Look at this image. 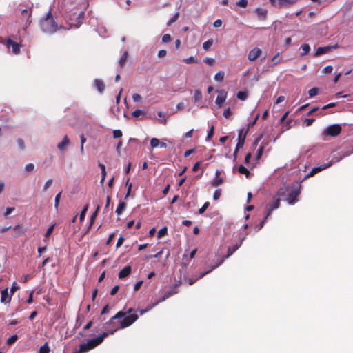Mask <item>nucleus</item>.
Wrapping results in <instances>:
<instances>
[{"label":"nucleus","mask_w":353,"mask_h":353,"mask_svg":"<svg viewBox=\"0 0 353 353\" xmlns=\"http://www.w3.org/2000/svg\"><path fill=\"white\" fill-rule=\"evenodd\" d=\"M108 335L109 333L108 332L102 333L99 336L89 340L86 343L81 344L79 345V349L73 353L88 352L90 350H92L97 346L99 345L103 341L104 339L106 338Z\"/></svg>","instance_id":"obj_1"},{"label":"nucleus","mask_w":353,"mask_h":353,"mask_svg":"<svg viewBox=\"0 0 353 353\" xmlns=\"http://www.w3.org/2000/svg\"><path fill=\"white\" fill-rule=\"evenodd\" d=\"M134 310L132 308H129L127 312L123 311H119L114 316H113L109 321H108L105 324V328L108 329V327H110V330L109 332H107L109 333V334H113L114 332H116L118 330L121 329L119 327V321L120 319L123 317L125 314H130Z\"/></svg>","instance_id":"obj_2"},{"label":"nucleus","mask_w":353,"mask_h":353,"mask_svg":"<svg viewBox=\"0 0 353 353\" xmlns=\"http://www.w3.org/2000/svg\"><path fill=\"white\" fill-rule=\"evenodd\" d=\"M40 26L42 31L47 33H54L57 30L58 26L53 18L51 11H49L46 17L41 20Z\"/></svg>","instance_id":"obj_3"},{"label":"nucleus","mask_w":353,"mask_h":353,"mask_svg":"<svg viewBox=\"0 0 353 353\" xmlns=\"http://www.w3.org/2000/svg\"><path fill=\"white\" fill-rule=\"evenodd\" d=\"M139 318V316L136 314H132L126 316V314L120 319L119 327L122 329L128 327L132 325Z\"/></svg>","instance_id":"obj_4"},{"label":"nucleus","mask_w":353,"mask_h":353,"mask_svg":"<svg viewBox=\"0 0 353 353\" xmlns=\"http://www.w3.org/2000/svg\"><path fill=\"white\" fill-rule=\"evenodd\" d=\"M181 282L179 281L176 283L174 284L168 291H167L164 295L162 296L161 299L157 301L154 303V305H158L159 303L165 301L168 298L170 297L172 295L176 294L179 292L178 288L181 285Z\"/></svg>","instance_id":"obj_5"},{"label":"nucleus","mask_w":353,"mask_h":353,"mask_svg":"<svg viewBox=\"0 0 353 353\" xmlns=\"http://www.w3.org/2000/svg\"><path fill=\"white\" fill-rule=\"evenodd\" d=\"M341 132V127L339 124L328 126L323 132L325 136L336 137Z\"/></svg>","instance_id":"obj_6"},{"label":"nucleus","mask_w":353,"mask_h":353,"mask_svg":"<svg viewBox=\"0 0 353 353\" xmlns=\"http://www.w3.org/2000/svg\"><path fill=\"white\" fill-rule=\"evenodd\" d=\"M223 261H224V259H221L216 265H212L208 270L201 273V274L199 275V277L195 278V279L194 278L189 279H188V284L190 285H193L197 280L204 277L205 275H207L208 274L210 273L213 270H214L215 268H216L217 267L221 265L223 263Z\"/></svg>","instance_id":"obj_7"},{"label":"nucleus","mask_w":353,"mask_h":353,"mask_svg":"<svg viewBox=\"0 0 353 353\" xmlns=\"http://www.w3.org/2000/svg\"><path fill=\"white\" fill-rule=\"evenodd\" d=\"M248 129L246 130L245 131H244V130H243V129H241L239 131L238 143L236 144L235 150L234 152V156L235 157L236 156V154H237L240 148H242L244 145V142H245V137L248 133Z\"/></svg>","instance_id":"obj_8"},{"label":"nucleus","mask_w":353,"mask_h":353,"mask_svg":"<svg viewBox=\"0 0 353 353\" xmlns=\"http://www.w3.org/2000/svg\"><path fill=\"white\" fill-rule=\"evenodd\" d=\"M272 5L281 8H288L296 4L298 0H270Z\"/></svg>","instance_id":"obj_9"},{"label":"nucleus","mask_w":353,"mask_h":353,"mask_svg":"<svg viewBox=\"0 0 353 353\" xmlns=\"http://www.w3.org/2000/svg\"><path fill=\"white\" fill-rule=\"evenodd\" d=\"M4 43L7 48L12 47L13 54H19L20 53L21 47L20 43L12 41L10 38H7Z\"/></svg>","instance_id":"obj_10"},{"label":"nucleus","mask_w":353,"mask_h":353,"mask_svg":"<svg viewBox=\"0 0 353 353\" xmlns=\"http://www.w3.org/2000/svg\"><path fill=\"white\" fill-rule=\"evenodd\" d=\"M301 192L299 189L292 190L285 199V201L290 205L294 204L297 201V197L300 194Z\"/></svg>","instance_id":"obj_11"},{"label":"nucleus","mask_w":353,"mask_h":353,"mask_svg":"<svg viewBox=\"0 0 353 353\" xmlns=\"http://www.w3.org/2000/svg\"><path fill=\"white\" fill-rule=\"evenodd\" d=\"M281 199L278 197L274 202L271 205H267L266 206V213L265 215V219H267L272 214V212L280 206Z\"/></svg>","instance_id":"obj_12"},{"label":"nucleus","mask_w":353,"mask_h":353,"mask_svg":"<svg viewBox=\"0 0 353 353\" xmlns=\"http://www.w3.org/2000/svg\"><path fill=\"white\" fill-rule=\"evenodd\" d=\"M262 54V51L260 48L256 47L251 50L248 55V59L250 61H254L258 59Z\"/></svg>","instance_id":"obj_13"},{"label":"nucleus","mask_w":353,"mask_h":353,"mask_svg":"<svg viewBox=\"0 0 353 353\" xmlns=\"http://www.w3.org/2000/svg\"><path fill=\"white\" fill-rule=\"evenodd\" d=\"M338 48V45L336 44L332 46H324V47H319L314 54V56L318 57L324 54L328 53L332 49Z\"/></svg>","instance_id":"obj_14"},{"label":"nucleus","mask_w":353,"mask_h":353,"mask_svg":"<svg viewBox=\"0 0 353 353\" xmlns=\"http://www.w3.org/2000/svg\"><path fill=\"white\" fill-rule=\"evenodd\" d=\"M12 296V294L8 292V288H6L1 291V302L5 304L9 303Z\"/></svg>","instance_id":"obj_15"},{"label":"nucleus","mask_w":353,"mask_h":353,"mask_svg":"<svg viewBox=\"0 0 353 353\" xmlns=\"http://www.w3.org/2000/svg\"><path fill=\"white\" fill-rule=\"evenodd\" d=\"M352 152H353V151L352 150L350 152H344L343 154H337V155H334L332 159L329 163H332V165L335 162L340 161L344 157H348Z\"/></svg>","instance_id":"obj_16"},{"label":"nucleus","mask_w":353,"mask_h":353,"mask_svg":"<svg viewBox=\"0 0 353 353\" xmlns=\"http://www.w3.org/2000/svg\"><path fill=\"white\" fill-rule=\"evenodd\" d=\"M131 271V267L130 265H126L119 272L118 276L121 279H124L130 274Z\"/></svg>","instance_id":"obj_17"},{"label":"nucleus","mask_w":353,"mask_h":353,"mask_svg":"<svg viewBox=\"0 0 353 353\" xmlns=\"http://www.w3.org/2000/svg\"><path fill=\"white\" fill-rule=\"evenodd\" d=\"M223 183V179L220 177V172L219 170L216 171V176L212 181L211 184L212 187H218Z\"/></svg>","instance_id":"obj_18"},{"label":"nucleus","mask_w":353,"mask_h":353,"mask_svg":"<svg viewBox=\"0 0 353 353\" xmlns=\"http://www.w3.org/2000/svg\"><path fill=\"white\" fill-rule=\"evenodd\" d=\"M256 13L257 14L259 19L263 21L266 19L268 10L265 9L257 8L256 9Z\"/></svg>","instance_id":"obj_19"},{"label":"nucleus","mask_w":353,"mask_h":353,"mask_svg":"<svg viewBox=\"0 0 353 353\" xmlns=\"http://www.w3.org/2000/svg\"><path fill=\"white\" fill-rule=\"evenodd\" d=\"M226 99V92H220L216 99V103L219 107H221L222 104L224 103Z\"/></svg>","instance_id":"obj_20"},{"label":"nucleus","mask_w":353,"mask_h":353,"mask_svg":"<svg viewBox=\"0 0 353 353\" xmlns=\"http://www.w3.org/2000/svg\"><path fill=\"white\" fill-rule=\"evenodd\" d=\"M243 241V239L239 242V243H236V245H233L232 247H229L228 248V254L226 255V258L230 257L236 250H238L240 246L242 244V241Z\"/></svg>","instance_id":"obj_21"},{"label":"nucleus","mask_w":353,"mask_h":353,"mask_svg":"<svg viewBox=\"0 0 353 353\" xmlns=\"http://www.w3.org/2000/svg\"><path fill=\"white\" fill-rule=\"evenodd\" d=\"M94 83L99 92H103L104 91L105 86L103 81L96 79Z\"/></svg>","instance_id":"obj_22"},{"label":"nucleus","mask_w":353,"mask_h":353,"mask_svg":"<svg viewBox=\"0 0 353 353\" xmlns=\"http://www.w3.org/2000/svg\"><path fill=\"white\" fill-rule=\"evenodd\" d=\"M70 141L67 135H65L62 141L59 143L57 145V148L63 151L65 150V147L69 144Z\"/></svg>","instance_id":"obj_23"},{"label":"nucleus","mask_w":353,"mask_h":353,"mask_svg":"<svg viewBox=\"0 0 353 353\" xmlns=\"http://www.w3.org/2000/svg\"><path fill=\"white\" fill-rule=\"evenodd\" d=\"M238 172L240 174H245L246 178L249 179L250 177V171L243 165H241L238 168Z\"/></svg>","instance_id":"obj_24"},{"label":"nucleus","mask_w":353,"mask_h":353,"mask_svg":"<svg viewBox=\"0 0 353 353\" xmlns=\"http://www.w3.org/2000/svg\"><path fill=\"white\" fill-rule=\"evenodd\" d=\"M128 53L127 51H125L123 52V54L121 57L119 61V66L121 68H122L124 66V65L128 59Z\"/></svg>","instance_id":"obj_25"},{"label":"nucleus","mask_w":353,"mask_h":353,"mask_svg":"<svg viewBox=\"0 0 353 353\" xmlns=\"http://www.w3.org/2000/svg\"><path fill=\"white\" fill-rule=\"evenodd\" d=\"M125 208H126V203L123 201H120L117 209H116L115 212L118 215H119L123 212V211L125 209Z\"/></svg>","instance_id":"obj_26"},{"label":"nucleus","mask_w":353,"mask_h":353,"mask_svg":"<svg viewBox=\"0 0 353 353\" xmlns=\"http://www.w3.org/2000/svg\"><path fill=\"white\" fill-rule=\"evenodd\" d=\"M332 165V163H328L327 164L322 165L319 167H315L312 168V170H314V173L316 174L317 172L322 171Z\"/></svg>","instance_id":"obj_27"},{"label":"nucleus","mask_w":353,"mask_h":353,"mask_svg":"<svg viewBox=\"0 0 353 353\" xmlns=\"http://www.w3.org/2000/svg\"><path fill=\"white\" fill-rule=\"evenodd\" d=\"M202 99V93L199 90H196L194 93L193 99L195 103L201 101Z\"/></svg>","instance_id":"obj_28"},{"label":"nucleus","mask_w":353,"mask_h":353,"mask_svg":"<svg viewBox=\"0 0 353 353\" xmlns=\"http://www.w3.org/2000/svg\"><path fill=\"white\" fill-rule=\"evenodd\" d=\"M13 229H14V230L17 232L18 236H20V235L24 234L26 231V230L24 229L23 227L20 224H18L16 226H14Z\"/></svg>","instance_id":"obj_29"},{"label":"nucleus","mask_w":353,"mask_h":353,"mask_svg":"<svg viewBox=\"0 0 353 353\" xmlns=\"http://www.w3.org/2000/svg\"><path fill=\"white\" fill-rule=\"evenodd\" d=\"M301 49H302L303 52H301V55L305 56L310 52V46L309 44L304 43L301 46Z\"/></svg>","instance_id":"obj_30"},{"label":"nucleus","mask_w":353,"mask_h":353,"mask_svg":"<svg viewBox=\"0 0 353 353\" xmlns=\"http://www.w3.org/2000/svg\"><path fill=\"white\" fill-rule=\"evenodd\" d=\"M225 73L223 71H219L214 75V79L217 81H223L224 79Z\"/></svg>","instance_id":"obj_31"},{"label":"nucleus","mask_w":353,"mask_h":353,"mask_svg":"<svg viewBox=\"0 0 353 353\" xmlns=\"http://www.w3.org/2000/svg\"><path fill=\"white\" fill-rule=\"evenodd\" d=\"M213 39H209L208 41L203 43V48L205 50H208L213 44Z\"/></svg>","instance_id":"obj_32"},{"label":"nucleus","mask_w":353,"mask_h":353,"mask_svg":"<svg viewBox=\"0 0 353 353\" xmlns=\"http://www.w3.org/2000/svg\"><path fill=\"white\" fill-rule=\"evenodd\" d=\"M99 209H100V206L98 205L97 209L95 210V211L92 214V215L90 216V226H91L93 224V223H94L97 216L98 215Z\"/></svg>","instance_id":"obj_33"},{"label":"nucleus","mask_w":353,"mask_h":353,"mask_svg":"<svg viewBox=\"0 0 353 353\" xmlns=\"http://www.w3.org/2000/svg\"><path fill=\"white\" fill-rule=\"evenodd\" d=\"M50 347L48 346V343L46 342L43 345H42L39 351V353H49L50 352Z\"/></svg>","instance_id":"obj_34"},{"label":"nucleus","mask_w":353,"mask_h":353,"mask_svg":"<svg viewBox=\"0 0 353 353\" xmlns=\"http://www.w3.org/2000/svg\"><path fill=\"white\" fill-rule=\"evenodd\" d=\"M236 96H237V98L239 99L240 100L244 101L248 98V95L246 92L239 91L237 93Z\"/></svg>","instance_id":"obj_35"},{"label":"nucleus","mask_w":353,"mask_h":353,"mask_svg":"<svg viewBox=\"0 0 353 353\" xmlns=\"http://www.w3.org/2000/svg\"><path fill=\"white\" fill-rule=\"evenodd\" d=\"M89 205L86 204L80 213L79 219L82 221L85 219V214L88 210Z\"/></svg>","instance_id":"obj_36"},{"label":"nucleus","mask_w":353,"mask_h":353,"mask_svg":"<svg viewBox=\"0 0 353 353\" xmlns=\"http://www.w3.org/2000/svg\"><path fill=\"white\" fill-rule=\"evenodd\" d=\"M319 92V88H311L310 90H309L308 94H309L310 97H313L316 96V94H318Z\"/></svg>","instance_id":"obj_37"},{"label":"nucleus","mask_w":353,"mask_h":353,"mask_svg":"<svg viewBox=\"0 0 353 353\" xmlns=\"http://www.w3.org/2000/svg\"><path fill=\"white\" fill-rule=\"evenodd\" d=\"M21 14L23 17H28V20L32 15V10L31 9H23L21 11Z\"/></svg>","instance_id":"obj_38"},{"label":"nucleus","mask_w":353,"mask_h":353,"mask_svg":"<svg viewBox=\"0 0 353 353\" xmlns=\"http://www.w3.org/2000/svg\"><path fill=\"white\" fill-rule=\"evenodd\" d=\"M17 339H18V336L17 334H14L8 339L7 344L8 345H11L14 344L17 341Z\"/></svg>","instance_id":"obj_39"},{"label":"nucleus","mask_w":353,"mask_h":353,"mask_svg":"<svg viewBox=\"0 0 353 353\" xmlns=\"http://www.w3.org/2000/svg\"><path fill=\"white\" fill-rule=\"evenodd\" d=\"M183 61L187 64H191L197 63L198 60L194 57H190L187 59H185Z\"/></svg>","instance_id":"obj_40"},{"label":"nucleus","mask_w":353,"mask_h":353,"mask_svg":"<svg viewBox=\"0 0 353 353\" xmlns=\"http://www.w3.org/2000/svg\"><path fill=\"white\" fill-rule=\"evenodd\" d=\"M62 192H59L55 196L54 199V208L58 210L59 205V201L61 196Z\"/></svg>","instance_id":"obj_41"},{"label":"nucleus","mask_w":353,"mask_h":353,"mask_svg":"<svg viewBox=\"0 0 353 353\" xmlns=\"http://www.w3.org/2000/svg\"><path fill=\"white\" fill-rule=\"evenodd\" d=\"M159 143H160V141L157 138H152L150 140V145L152 148H157V146H159Z\"/></svg>","instance_id":"obj_42"},{"label":"nucleus","mask_w":353,"mask_h":353,"mask_svg":"<svg viewBox=\"0 0 353 353\" xmlns=\"http://www.w3.org/2000/svg\"><path fill=\"white\" fill-rule=\"evenodd\" d=\"M168 229L167 227H163V228L160 229L158 232V238H161L162 236L167 234Z\"/></svg>","instance_id":"obj_43"},{"label":"nucleus","mask_w":353,"mask_h":353,"mask_svg":"<svg viewBox=\"0 0 353 353\" xmlns=\"http://www.w3.org/2000/svg\"><path fill=\"white\" fill-rule=\"evenodd\" d=\"M210 203L206 201L204 203L203 206L199 210V214H202L206 210V209L209 207Z\"/></svg>","instance_id":"obj_44"},{"label":"nucleus","mask_w":353,"mask_h":353,"mask_svg":"<svg viewBox=\"0 0 353 353\" xmlns=\"http://www.w3.org/2000/svg\"><path fill=\"white\" fill-rule=\"evenodd\" d=\"M53 183V180L52 179H48L44 184L43 190L46 191L52 185Z\"/></svg>","instance_id":"obj_45"},{"label":"nucleus","mask_w":353,"mask_h":353,"mask_svg":"<svg viewBox=\"0 0 353 353\" xmlns=\"http://www.w3.org/2000/svg\"><path fill=\"white\" fill-rule=\"evenodd\" d=\"M248 0H239L236 3V5L239 7L245 8L248 6Z\"/></svg>","instance_id":"obj_46"},{"label":"nucleus","mask_w":353,"mask_h":353,"mask_svg":"<svg viewBox=\"0 0 353 353\" xmlns=\"http://www.w3.org/2000/svg\"><path fill=\"white\" fill-rule=\"evenodd\" d=\"M179 17V13L176 12L167 23L168 26H170L172 23L175 22Z\"/></svg>","instance_id":"obj_47"},{"label":"nucleus","mask_w":353,"mask_h":353,"mask_svg":"<svg viewBox=\"0 0 353 353\" xmlns=\"http://www.w3.org/2000/svg\"><path fill=\"white\" fill-rule=\"evenodd\" d=\"M55 227V223L51 225L47 230L45 236L48 238L53 232Z\"/></svg>","instance_id":"obj_48"},{"label":"nucleus","mask_w":353,"mask_h":353,"mask_svg":"<svg viewBox=\"0 0 353 353\" xmlns=\"http://www.w3.org/2000/svg\"><path fill=\"white\" fill-rule=\"evenodd\" d=\"M204 63L208 65H213L215 63V60L213 58L206 57L203 60Z\"/></svg>","instance_id":"obj_49"},{"label":"nucleus","mask_w":353,"mask_h":353,"mask_svg":"<svg viewBox=\"0 0 353 353\" xmlns=\"http://www.w3.org/2000/svg\"><path fill=\"white\" fill-rule=\"evenodd\" d=\"M122 135H123L122 132L120 130H114L113 131V137L114 139L121 138L122 137Z\"/></svg>","instance_id":"obj_50"},{"label":"nucleus","mask_w":353,"mask_h":353,"mask_svg":"<svg viewBox=\"0 0 353 353\" xmlns=\"http://www.w3.org/2000/svg\"><path fill=\"white\" fill-rule=\"evenodd\" d=\"M19 288H20V287L17 284V283H16V282H14V283H13V284H12V288H11V289H10V294H12L13 295V294H14V293L17 290H19Z\"/></svg>","instance_id":"obj_51"},{"label":"nucleus","mask_w":353,"mask_h":353,"mask_svg":"<svg viewBox=\"0 0 353 353\" xmlns=\"http://www.w3.org/2000/svg\"><path fill=\"white\" fill-rule=\"evenodd\" d=\"M221 195V190L220 189H217L214 191L213 194V199L214 200H218Z\"/></svg>","instance_id":"obj_52"},{"label":"nucleus","mask_w":353,"mask_h":353,"mask_svg":"<svg viewBox=\"0 0 353 353\" xmlns=\"http://www.w3.org/2000/svg\"><path fill=\"white\" fill-rule=\"evenodd\" d=\"M263 150H264V146H263V145H261L259 148V149L257 150V153H256V159L257 160L260 159V158L261 157Z\"/></svg>","instance_id":"obj_53"},{"label":"nucleus","mask_w":353,"mask_h":353,"mask_svg":"<svg viewBox=\"0 0 353 353\" xmlns=\"http://www.w3.org/2000/svg\"><path fill=\"white\" fill-rule=\"evenodd\" d=\"M172 40V37L169 34H165L162 37V41L163 43H168Z\"/></svg>","instance_id":"obj_54"},{"label":"nucleus","mask_w":353,"mask_h":353,"mask_svg":"<svg viewBox=\"0 0 353 353\" xmlns=\"http://www.w3.org/2000/svg\"><path fill=\"white\" fill-rule=\"evenodd\" d=\"M213 135H214V126H212L211 128L210 129V130L208 131V135L206 137V141L210 140L211 138L213 137Z\"/></svg>","instance_id":"obj_55"},{"label":"nucleus","mask_w":353,"mask_h":353,"mask_svg":"<svg viewBox=\"0 0 353 353\" xmlns=\"http://www.w3.org/2000/svg\"><path fill=\"white\" fill-rule=\"evenodd\" d=\"M231 110H230V108H228L227 109H225L223 112V116L227 118V119H230V116H231Z\"/></svg>","instance_id":"obj_56"},{"label":"nucleus","mask_w":353,"mask_h":353,"mask_svg":"<svg viewBox=\"0 0 353 353\" xmlns=\"http://www.w3.org/2000/svg\"><path fill=\"white\" fill-rule=\"evenodd\" d=\"M25 169L28 172H32L34 169V165L33 163H28L26 165Z\"/></svg>","instance_id":"obj_57"},{"label":"nucleus","mask_w":353,"mask_h":353,"mask_svg":"<svg viewBox=\"0 0 353 353\" xmlns=\"http://www.w3.org/2000/svg\"><path fill=\"white\" fill-rule=\"evenodd\" d=\"M17 143L20 149L23 150L25 148L24 141L21 139H18Z\"/></svg>","instance_id":"obj_58"},{"label":"nucleus","mask_w":353,"mask_h":353,"mask_svg":"<svg viewBox=\"0 0 353 353\" xmlns=\"http://www.w3.org/2000/svg\"><path fill=\"white\" fill-rule=\"evenodd\" d=\"M259 117V114H257L256 116L255 117L254 121L249 123L248 129H249L250 128H252L256 124Z\"/></svg>","instance_id":"obj_59"},{"label":"nucleus","mask_w":353,"mask_h":353,"mask_svg":"<svg viewBox=\"0 0 353 353\" xmlns=\"http://www.w3.org/2000/svg\"><path fill=\"white\" fill-rule=\"evenodd\" d=\"M333 70V68L332 65H327L324 68L323 72L325 74H330Z\"/></svg>","instance_id":"obj_60"},{"label":"nucleus","mask_w":353,"mask_h":353,"mask_svg":"<svg viewBox=\"0 0 353 353\" xmlns=\"http://www.w3.org/2000/svg\"><path fill=\"white\" fill-rule=\"evenodd\" d=\"M143 113V112L141 110H135L134 111L132 112V114L133 117H139L141 114H142Z\"/></svg>","instance_id":"obj_61"},{"label":"nucleus","mask_w":353,"mask_h":353,"mask_svg":"<svg viewBox=\"0 0 353 353\" xmlns=\"http://www.w3.org/2000/svg\"><path fill=\"white\" fill-rule=\"evenodd\" d=\"M132 99L135 102L140 101L141 100V96L139 94L135 93L132 95Z\"/></svg>","instance_id":"obj_62"},{"label":"nucleus","mask_w":353,"mask_h":353,"mask_svg":"<svg viewBox=\"0 0 353 353\" xmlns=\"http://www.w3.org/2000/svg\"><path fill=\"white\" fill-rule=\"evenodd\" d=\"M32 278V275H31V274H26V275H24L22 277L21 280H22V282L26 283L27 281L30 280Z\"/></svg>","instance_id":"obj_63"},{"label":"nucleus","mask_w":353,"mask_h":353,"mask_svg":"<svg viewBox=\"0 0 353 353\" xmlns=\"http://www.w3.org/2000/svg\"><path fill=\"white\" fill-rule=\"evenodd\" d=\"M109 311H110V307H109V305H105V306L103 307V309H102V310H101V314H102V315H103V314H105L108 313V312H109Z\"/></svg>","instance_id":"obj_64"}]
</instances>
